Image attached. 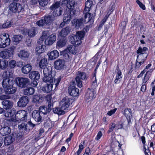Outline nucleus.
<instances>
[{
    "label": "nucleus",
    "instance_id": "1",
    "mask_svg": "<svg viewBox=\"0 0 155 155\" xmlns=\"http://www.w3.org/2000/svg\"><path fill=\"white\" fill-rule=\"evenodd\" d=\"M13 70L11 69H8L3 73L2 85L5 94H12L17 91L16 87L14 86L15 81L13 78Z\"/></svg>",
    "mask_w": 155,
    "mask_h": 155
},
{
    "label": "nucleus",
    "instance_id": "2",
    "mask_svg": "<svg viewBox=\"0 0 155 155\" xmlns=\"http://www.w3.org/2000/svg\"><path fill=\"white\" fill-rule=\"evenodd\" d=\"M54 72L51 66H48V68L44 69L43 71V76L42 80L45 83H54L55 87H57L59 84L61 78L60 76L58 78L55 79Z\"/></svg>",
    "mask_w": 155,
    "mask_h": 155
},
{
    "label": "nucleus",
    "instance_id": "3",
    "mask_svg": "<svg viewBox=\"0 0 155 155\" xmlns=\"http://www.w3.org/2000/svg\"><path fill=\"white\" fill-rule=\"evenodd\" d=\"M148 51V48L147 47H138L136 51L138 54L134 64L135 69H139L140 66L145 63L149 55V53L146 52Z\"/></svg>",
    "mask_w": 155,
    "mask_h": 155
},
{
    "label": "nucleus",
    "instance_id": "4",
    "mask_svg": "<svg viewBox=\"0 0 155 155\" xmlns=\"http://www.w3.org/2000/svg\"><path fill=\"white\" fill-rule=\"evenodd\" d=\"M85 32L84 31H79L75 35L70 37L69 41L71 44L75 45H79L82 43L81 40L84 38Z\"/></svg>",
    "mask_w": 155,
    "mask_h": 155
},
{
    "label": "nucleus",
    "instance_id": "5",
    "mask_svg": "<svg viewBox=\"0 0 155 155\" xmlns=\"http://www.w3.org/2000/svg\"><path fill=\"white\" fill-rule=\"evenodd\" d=\"M53 21L51 15H45L43 16L41 19L37 21L36 24L39 27L48 29L50 28Z\"/></svg>",
    "mask_w": 155,
    "mask_h": 155
},
{
    "label": "nucleus",
    "instance_id": "6",
    "mask_svg": "<svg viewBox=\"0 0 155 155\" xmlns=\"http://www.w3.org/2000/svg\"><path fill=\"white\" fill-rule=\"evenodd\" d=\"M16 48V46H12L8 49L0 52V57L3 59H8L12 58L14 55L15 51Z\"/></svg>",
    "mask_w": 155,
    "mask_h": 155
},
{
    "label": "nucleus",
    "instance_id": "7",
    "mask_svg": "<svg viewBox=\"0 0 155 155\" xmlns=\"http://www.w3.org/2000/svg\"><path fill=\"white\" fill-rule=\"evenodd\" d=\"M50 9L53 11L52 15L54 17L59 16L62 14L63 9L60 6L59 2H56L50 7Z\"/></svg>",
    "mask_w": 155,
    "mask_h": 155
},
{
    "label": "nucleus",
    "instance_id": "8",
    "mask_svg": "<svg viewBox=\"0 0 155 155\" xmlns=\"http://www.w3.org/2000/svg\"><path fill=\"white\" fill-rule=\"evenodd\" d=\"M14 81L17 86L21 88H25L30 84L29 79L27 78L18 77Z\"/></svg>",
    "mask_w": 155,
    "mask_h": 155
},
{
    "label": "nucleus",
    "instance_id": "9",
    "mask_svg": "<svg viewBox=\"0 0 155 155\" xmlns=\"http://www.w3.org/2000/svg\"><path fill=\"white\" fill-rule=\"evenodd\" d=\"M11 41L8 34L4 33L0 35V48H4L9 46Z\"/></svg>",
    "mask_w": 155,
    "mask_h": 155
},
{
    "label": "nucleus",
    "instance_id": "10",
    "mask_svg": "<svg viewBox=\"0 0 155 155\" xmlns=\"http://www.w3.org/2000/svg\"><path fill=\"white\" fill-rule=\"evenodd\" d=\"M28 112L27 110H21L16 112V114L15 115L16 120L18 119V122H27L28 119Z\"/></svg>",
    "mask_w": 155,
    "mask_h": 155
},
{
    "label": "nucleus",
    "instance_id": "11",
    "mask_svg": "<svg viewBox=\"0 0 155 155\" xmlns=\"http://www.w3.org/2000/svg\"><path fill=\"white\" fill-rule=\"evenodd\" d=\"M9 10L12 13H19L24 10V8L20 3L13 2L9 6Z\"/></svg>",
    "mask_w": 155,
    "mask_h": 155
},
{
    "label": "nucleus",
    "instance_id": "12",
    "mask_svg": "<svg viewBox=\"0 0 155 155\" xmlns=\"http://www.w3.org/2000/svg\"><path fill=\"white\" fill-rule=\"evenodd\" d=\"M30 78L33 81L31 83V86L36 87L38 84L37 81L40 78V75L39 72L37 71H32L29 74Z\"/></svg>",
    "mask_w": 155,
    "mask_h": 155
},
{
    "label": "nucleus",
    "instance_id": "13",
    "mask_svg": "<svg viewBox=\"0 0 155 155\" xmlns=\"http://www.w3.org/2000/svg\"><path fill=\"white\" fill-rule=\"evenodd\" d=\"M152 65L150 63L148 64L145 68L141 72L139 75L137 76V78H141L145 74L144 77H147V78H150L152 72L154 69L153 68L149 69Z\"/></svg>",
    "mask_w": 155,
    "mask_h": 155
},
{
    "label": "nucleus",
    "instance_id": "14",
    "mask_svg": "<svg viewBox=\"0 0 155 155\" xmlns=\"http://www.w3.org/2000/svg\"><path fill=\"white\" fill-rule=\"evenodd\" d=\"M152 65L150 63L148 64L145 68L141 72L139 75L137 76V78H141L145 74L144 77H147V78H150L152 72L154 69L153 68L149 69Z\"/></svg>",
    "mask_w": 155,
    "mask_h": 155
},
{
    "label": "nucleus",
    "instance_id": "15",
    "mask_svg": "<svg viewBox=\"0 0 155 155\" xmlns=\"http://www.w3.org/2000/svg\"><path fill=\"white\" fill-rule=\"evenodd\" d=\"M152 65L150 63L148 64L145 68L141 72L139 75L137 76V78H141L145 74L144 77H147V78H150L152 72L154 69L153 68L149 69Z\"/></svg>",
    "mask_w": 155,
    "mask_h": 155
},
{
    "label": "nucleus",
    "instance_id": "16",
    "mask_svg": "<svg viewBox=\"0 0 155 155\" xmlns=\"http://www.w3.org/2000/svg\"><path fill=\"white\" fill-rule=\"evenodd\" d=\"M74 101V99L72 97H69L66 96L61 101L60 105L61 106L62 109L65 110L72 104Z\"/></svg>",
    "mask_w": 155,
    "mask_h": 155
},
{
    "label": "nucleus",
    "instance_id": "17",
    "mask_svg": "<svg viewBox=\"0 0 155 155\" xmlns=\"http://www.w3.org/2000/svg\"><path fill=\"white\" fill-rule=\"evenodd\" d=\"M75 78L76 85L78 87L81 88L83 86V80L86 79V75L85 72L78 71Z\"/></svg>",
    "mask_w": 155,
    "mask_h": 155
},
{
    "label": "nucleus",
    "instance_id": "18",
    "mask_svg": "<svg viewBox=\"0 0 155 155\" xmlns=\"http://www.w3.org/2000/svg\"><path fill=\"white\" fill-rule=\"evenodd\" d=\"M75 11L74 9H71L70 10H66L64 14L63 20L68 23L70 21L72 16L75 14Z\"/></svg>",
    "mask_w": 155,
    "mask_h": 155
},
{
    "label": "nucleus",
    "instance_id": "19",
    "mask_svg": "<svg viewBox=\"0 0 155 155\" xmlns=\"http://www.w3.org/2000/svg\"><path fill=\"white\" fill-rule=\"evenodd\" d=\"M123 115L126 117L127 121V125L129 126L132 124L131 118H132V112L131 109L126 108L124 109L123 113Z\"/></svg>",
    "mask_w": 155,
    "mask_h": 155
},
{
    "label": "nucleus",
    "instance_id": "20",
    "mask_svg": "<svg viewBox=\"0 0 155 155\" xmlns=\"http://www.w3.org/2000/svg\"><path fill=\"white\" fill-rule=\"evenodd\" d=\"M54 67L57 70H63L66 67L65 61L62 59L57 60L54 62Z\"/></svg>",
    "mask_w": 155,
    "mask_h": 155
},
{
    "label": "nucleus",
    "instance_id": "21",
    "mask_svg": "<svg viewBox=\"0 0 155 155\" xmlns=\"http://www.w3.org/2000/svg\"><path fill=\"white\" fill-rule=\"evenodd\" d=\"M16 114V111L15 109H13L9 110L7 111L5 113V117H10L9 120L14 122H18V121L16 119V116L15 115Z\"/></svg>",
    "mask_w": 155,
    "mask_h": 155
},
{
    "label": "nucleus",
    "instance_id": "22",
    "mask_svg": "<svg viewBox=\"0 0 155 155\" xmlns=\"http://www.w3.org/2000/svg\"><path fill=\"white\" fill-rule=\"evenodd\" d=\"M29 102V99L27 96H23L21 97L17 102V106L19 107H25Z\"/></svg>",
    "mask_w": 155,
    "mask_h": 155
},
{
    "label": "nucleus",
    "instance_id": "23",
    "mask_svg": "<svg viewBox=\"0 0 155 155\" xmlns=\"http://www.w3.org/2000/svg\"><path fill=\"white\" fill-rule=\"evenodd\" d=\"M18 122L19 124L18 128L20 132L27 134L28 132V129L27 128V124L24 122Z\"/></svg>",
    "mask_w": 155,
    "mask_h": 155
},
{
    "label": "nucleus",
    "instance_id": "24",
    "mask_svg": "<svg viewBox=\"0 0 155 155\" xmlns=\"http://www.w3.org/2000/svg\"><path fill=\"white\" fill-rule=\"evenodd\" d=\"M68 92L72 97H78L79 95V89L74 86H71L69 87Z\"/></svg>",
    "mask_w": 155,
    "mask_h": 155
},
{
    "label": "nucleus",
    "instance_id": "25",
    "mask_svg": "<svg viewBox=\"0 0 155 155\" xmlns=\"http://www.w3.org/2000/svg\"><path fill=\"white\" fill-rule=\"evenodd\" d=\"M42 114L39 111L34 110L32 113L33 119L38 122H41L43 121Z\"/></svg>",
    "mask_w": 155,
    "mask_h": 155
},
{
    "label": "nucleus",
    "instance_id": "26",
    "mask_svg": "<svg viewBox=\"0 0 155 155\" xmlns=\"http://www.w3.org/2000/svg\"><path fill=\"white\" fill-rule=\"evenodd\" d=\"M83 22L84 19L82 18L80 19H74L72 21L73 25L77 29H79L83 25Z\"/></svg>",
    "mask_w": 155,
    "mask_h": 155
},
{
    "label": "nucleus",
    "instance_id": "27",
    "mask_svg": "<svg viewBox=\"0 0 155 155\" xmlns=\"http://www.w3.org/2000/svg\"><path fill=\"white\" fill-rule=\"evenodd\" d=\"M116 71V75L114 82L115 84H119L122 78V72L120 69L118 64L117 66Z\"/></svg>",
    "mask_w": 155,
    "mask_h": 155
},
{
    "label": "nucleus",
    "instance_id": "28",
    "mask_svg": "<svg viewBox=\"0 0 155 155\" xmlns=\"http://www.w3.org/2000/svg\"><path fill=\"white\" fill-rule=\"evenodd\" d=\"M54 84V83H46L42 87L41 89L42 91L46 93H50L52 90L53 86Z\"/></svg>",
    "mask_w": 155,
    "mask_h": 155
},
{
    "label": "nucleus",
    "instance_id": "29",
    "mask_svg": "<svg viewBox=\"0 0 155 155\" xmlns=\"http://www.w3.org/2000/svg\"><path fill=\"white\" fill-rule=\"evenodd\" d=\"M140 140L143 144V151L145 155H151V153L150 151L149 147L147 146V148L146 147V138L144 136H142L140 138Z\"/></svg>",
    "mask_w": 155,
    "mask_h": 155
},
{
    "label": "nucleus",
    "instance_id": "30",
    "mask_svg": "<svg viewBox=\"0 0 155 155\" xmlns=\"http://www.w3.org/2000/svg\"><path fill=\"white\" fill-rule=\"evenodd\" d=\"M61 5L63 6H65L66 8V10H70V8L74 9V5L69 0H61Z\"/></svg>",
    "mask_w": 155,
    "mask_h": 155
},
{
    "label": "nucleus",
    "instance_id": "31",
    "mask_svg": "<svg viewBox=\"0 0 155 155\" xmlns=\"http://www.w3.org/2000/svg\"><path fill=\"white\" fill-rule=\"evenodd\" d=\"M24 134H25L20 132L18 133L15 132L12 133V135L13 136L14 141L15 140L17 143L19 142L24 139L23 135Z\"/></svg>",
    "mask_w": 155,
    "mask_h": 155
},
{
    "label": "nucleus",
    "instance_id": "32",
    "mask_svg": "<svg viewBox=\"0 0 155 155\" xmlns=\"http://www.w3.org/2000/svg\"><path fill=\"white\" fill-rule=\"evenodd\" d=\"M7 98L2 100V102L3 108L6 110L11 109L13 105L12 102L7 99Z\"/></svg>",
    "mask_w": 155,
    "mask_h": 155
},
{
    "label": "nucleus",
    "instance_id": "33",
    "mask_svg": "<svg viewBox=\"0 0 155 155\" xmlns=\"http://www.w3.org/2000/svg\"><path fill=\"white\" fill-rule=\"evenodd\" d=\"M96 92H95V90L91 89L89 88L88 89V90L86 95V97L87 100H92L95 98V94Z\"/></svg>",
    "mask_w": 155,
    "mask_h": 155
},
{
    "label": "nucleus",
    "instance_id": "34",
    "mask_svg": "<svg viewBox=\"0 0 155 155\" xmlns=\"http://www.w3.org/2000/svg\"><path fill=\"white\" fill-rule=\"evenodd\" d=\"M147 77H143L142 79V86L141 87L140 90V92H142L143 93L146 92L147 89V81L149 80L150 78H147Z\"/></svg>",
    "mask_w": 155,
    "mask_h": 155
},
{
    "label": "nucleus",
    "instance_id": "35",
    "mask_svg": "<svg viewBox=\"0 0 155 155\" xmlns=\"http://www.w3.org/2000/svg\"><path fill=\"white\" fill-rule=\"evenodd\" d=\"M31 86L30 87L28 86L23 90V94L25 95L29 96L33 94L35 92V89L34 87Z\"/></svg>",
    "mask_w": 155,
    "mask_h": 155
},
{
    "label": "nucleus",
    "instance_id": "36",
    "mask_svg": "<svg viewBox=\"0 0 155 155\" xmlns=\"http://www.w3.org/2000/svg\"><path fill=\"white\" fill-rule=\"evenodd\" d=\"M71 30L70 27L66 26L61 29L59 32V35L62 37L65 38L70 33Z\"/></svg>",
    "mask_w": 155,
    "mask_h": 155
},
{
    "label": "nucleus",
    "instance_id": "37",
    "mask_svg": "<svg viewBox=\"0 0 155 155\" xmlns=\"http://www.w3.org/2000/svg\"><path fill=\"white\" fill-rule=\"evenodd\" d=\"M44 99L43 95L40 94L35 95L33 96L32 101L35 103H40L43 102Z\"/></svg>",
    "mask_w": 155,
    "mask_h": 155
},
{
    "label": "nucleus",
    "instance_id": "38",
    "mask_svg": "<svg viewBox=\"0 0 155 155\" xmlns=\"http://www.w3.org/2000/svg\"><path fill=\"white\" fill-rule=\"evenodd\" d=\"M59 54V52L57 50H54L48 54L49 58L50 60L56 59L58 57Z\"/></svg>",
    "mask_w": 155,
    "mask_h": 155
},
{
    "label": "nucleus",
    "instance_id": "39",
    "mask_svg": "<svg viewBox=\"0 0 155 155\" xmlns=\"http://www.w3.org/2000/svg\"><path fill=\"white\" fill-rule=\"evenodd\" d=\"M63 59L65 62H70L72 59V57L69 55L70 54L67 52V50H64L62 52Z\"/></svg>",
    "mask_w": 155,
    "mask_h": 155
},
{
    "label": "nucleus",
    "instance_id": "40",
    "mask_svg": "<svg viewBox=\"0 0 155 155\" xmlns=\"http://www.w3.org/2000/svg\"><path fill=\"white\" fill-rule=\"evenodd\" d=\"M73 45H69L67 47V48L64 50H67L69 54L71 53L73 54H75L77 53V50L76 48V46L78 45H75L72 44Z\"/></svg>",
    "mask_w": 155,
    "mask_h": 155
},
{
    "label": "nucleus",
    "instance_id": "41",
    "mask_svg": "<svg viewBox=\"0 0 155 155\" xmlns=\"http://www.w3.org/2000/svg\"><path fill=\"white\" fill-rule=\"evenodd\" d=\"M32 67L30 64H27L24 65L21 68L22 72L25 74H27L30 72L32 69Z\"/></svg>",
    "mask_w": 155,
    "mask_h": 155
},
{
    "label": "nucleus",
    "instance_id": "42",
    "mask_svg": "<svg viewBox=\"0 0 155 155\" xmlns=\"http://www.w3.org/2000/svg\"><path fill=\"white\" fill-rule=\"evenodd\" d=\"M14 141L13 136L12 135V134L11 136H7L5 137L4 141V143L5 146H8L11 144Z\"/></svg>",
    "mask_w": 155,
    "mask_h": 155
},
{
    "label": "nucleus",
    "instance_id": "43",
    "mask_svg": "<svg viewBox=\"0 0 155 155\" xmlns=\"http://www.w3.org/2000/svg\"><path fill=\"white\" fill-rule=\"evenodd\" d=\"M11 129L9 127H2L0 129V133L3 136H5L10 133Z\"/></svg>",
    "mask_w": 155,
    "mask_h": 155
},
{
    "label": "nucleus",
    "instance_id": "44",
    "mask_svg": "<svg viewBox=\"0 0 155 155\" xmlns=\"http://www.w3.org/2000/svg\"><path fill=\"white\" fill-rule=\"evenodd\" d=\"M18 55L19 57L24 59L28 58L29 56V54L25 50H22L20 51Z\"/></svg>",
    "mask_w": 155,
    "mask_h": 155
},
{
    "label": "nucleus",
    "instance_id": "45",
    "mask_svg": "<svg viewBox=\"0 0 155 155\" xmlns=\"http://www.w3.org/2000/svg\"><path fill=\"white\" fill-rule=\"evenodd\" d=\"M93 5V2L91 0H87L85 3L84 12H89Z\"/></svg>",
    "mask_w": 155,
    "mask_h": 155
},
{
    "label": "nucleus",
    "instance_id": "46",
    "mask_svg": "<svg viewBox=\"0 0 155 155\" xmlns=\"http://www.w3.org/2000/svg\"><path fill=\"white\" fill-rule=\"evenodd\" d=\"M67 42L66 38L62 37L57 41L56 44V46L59 48H62L64 46Z\"/></svg>",
    "mask_w": 155,
    "mask_h": 155
},
{
    "label": "nucleus",
    "instance_id": "47",
    "mask_svg": "<svg viewBox=\"0 0 155 155\" xmlns=\"http://www.w3.org/2000/svg\"><path fill=\"white\" fill-rule=\"evenodd\" d=\"M21 35H14L12 39L13 44L16 45L18 44L21 40Z\"/></svg>",
    "mask_w": 155,
    "mask_h": 155
},
{
    "label": "nucleus",
    "instance_id": "48",
    "mask_svg": "<svg viewBox=\"0 0 155 155\" xmlns=\"http://www.w3.org/2000/svg\"><path fill=\"white\" fill-rule=\"evenodd\" d=\"M48 64L47 59L46 58H44L41 59L39 63V67L41 69H43L47 67V65Z\"/></svg>",
    "mask_w": 155,
    "mask_h": 155
},
{
    "label": "nucleus",
    "instance_id": "49",
    "mask_svg": "<svg viewBox=\"0 0 155 155\" xmlns=\"http://www.w3.org/2000/svg\"><path fill=\"white\" fill-rule=\"evenodd\" d=\"M8 61L7 60L4 59H0V69L5 70L8 67Z\"/></svg>",
    "mask_w": 155,
    "mask_h": 155
},
{
    "label": "nucleus",
    "instance_id": "50",
    "mask_svg": "<svg viewBox=\"0 0 155 155\" xmlns=\"http://www.w3.org/2000/svg\"><path fill=\"white\" fill-rule=\"evenodd\" d=\"M64 110L62 109L61 106L60 107H57L53 109V111L54 113L60 115H63L65 114Z\"/></svg>",
    "mask_w": 155,
    "mask_h": 155
},
{
    "label": "nucleus",
    "instance_id": "51",
    "mask_svg": "<svg viewBox=\"0 0 155 155\" xmlns=\"http://www.w3.org/2000/svg\"><path fill=\"white\" fill-rule=\"evenodd\" d=\"M48 110L47 107H46L45 105H43L40 107L38 111H39L42 114L45 115L48 113L50 112H49V110Z\"/></svg>",
    "mask_w": 155,
    "mask_h": 155
},
{
    "label": "nucleus",
    "instance_id": "52",
    "mask_svg": "<svg viewBox=\"0 0 155 155\" xmlns=\"http://www.w3.org/2000/svg\"><path fill=\"white\" fill-rule=\"evenodd\" d=\"M88 12H84L85 13L84 17V21L86 23H88L91 21L92 17V14Z\"/></svg>",
    "mask_w": 155,
    "mask_h": 155
},
{
    "label": "nucleus",
    "instance_id": "53",
    "mask_svg": "<svg viewBox=\"0 0 155 155\" xmlns=\"http://www.w3.org/2000/svg\"><path fill=\"white\" fill-rule=\"evenodd\" d=\"M85 142L83 141L80 143L79 146V149L75 153L74 155H79L81 153L82 150L84 149V146L85 144Z\"/></svg>",
    "mask_w": 155,
    "mask_h": 155
},
{
    "label": "nucleus",
    "instance_id": "54",
    "mask_svg": "<svg viewBox=\"0 0 155 155\" xmlns=\"http://www.w3.org/2000/svg\"><path fill=\"white\" fill-rule=\"evenodd\" d=\"M85 142L83 141L80 143L79 146V149L75 153L74 155H79L81 153L82 150L84 149V146L85 144Z\"/></svg>",
    "mask_w": 155,
    "mask_h": 155
},
{
    "label": "nucleus",
    "instance_id": "55",
    "mask_svg": "<svg viewBox=\"0 0 155 155\" xmlns=\"http://www.w3.org/2000/svg\"><path fill=\"white\" fill-rule=\"evenodd\" d=\"M43 45H41V46L37 47L35 49L36 53L37 54H38V56L40 55L41 54L43 53L45 51V50L43 48Z\"/></svg>",
    "mask_w": 155,
    "mask_h": 155
},
{
    "label": "nucleus",
    "instance_id": "56",
    "mask_svg": "<svg viewBox=\"0 0 155 155\" xmlns=\"http://www.w3.org/2000/svg\"><path fill=\"white\" fill-rule=\"evenodd\" d=\"M36 30L35 28L29 30L28 32V35L30 37H33L36 34Z\"/></svg>",
    "mask_w": 155,
    "mask_h": 155
},
{
    "label": "nucleus",
    "instance_id": "57",
    "mask_svg": "<svg viewBox=\"0 0 155 155\" xmlns=\"http://www.w3.org/2000/svg\"><path fill=\"white\" fill-rule=\"evenodd\" d=\"M4 92V88L3 89L1 87H0V100H3L5 98H6L8 97V96L3 94Z\"/></svg>",
    "mask_w": 155,
    "mask_h": 155
},
{
    "label": "nucleus",
    "instance_id": "58",
    "mask_svg": "<svg viewBox=\"0 0 155 155\" xmlns=\"http://www.w3.org/2000/svg\"><path fill=\"white\" fill-rule=\"evenodd\" d=\"M26 124H27V128L28 129L29 132L36 125L35 124L33 123L31 120L28 121Z\"/></svg>",
    "mask_w": 155,
    "mask_h": 155
},
{
    "label": "nucleus",
    "instance_id": "59",
    "mask_svg": "<svg viewBox=\"0 0 155 155\" xmlns=\"http://www.w3.org/2000/svg\"><path fill=\"white\" fill-rule=\"evenodd\" d=\"M155 82V79L150 84V87L152 89V91L151 93V95L152 96H153L155 94V85L154 84V83Z\"/></svg>",
    "mask_w": 155,
    "mask_h": 155
},
{
    "label": "nucleus",
    "instance_id": "60",
    "mask_svg": "<svg viewBox=\"0 0 155 155\" xmlns=\"http://www.w3.org/2000/svg\"><path fill=\"white\" fill-rule=\"evenodd\" d=\"M16 66V62L14 60H12L9 61L8 67L10 69H13Z\"/></svg>",
    "mask_w": 155,
    "mask_h": 155
},
{
    "label": "nucleus",
    "instance_id": "61",
    "mask_svg": "<svg viewBox=\"0 0 155 155\" xmlns=\"http://www.w3.org/2000/svg\"><path fill=\"white\" fill-rule=\"evenodd\" d=\"M116 124L115 123L112 122L110 124L109 128L107 131V134H109L112 132L116 127Z\"/></svg>",
    "mask_w": 155,
    "mask_h": 155
},
{
    "label": "nucleus",
    "instance_id": "62",
    "mask_svg": "<svg viewBox=\"0 0 155 155\" xmlns=\"http://www.w3.org/2000/svg\"><path fill=\"white\" fill-rule=\"evenodd\" d=\"M97 84V78H95L92 81L91 85V89L95 90L98 86Z\"/></svg>",
    "mask_w": 155,
    "mask_h": 155
},
{
    "label": "nucleus",
    "instance_id": "63",
    "mask_svg": "<svg viewBox=\"0 0 155 155\" xmlns=\"http://www.w3.org/2000/svg\"><path fill=\"white\" fill-rule=\"evenodd\" d=\"M131 66L130 67L127 72V74L131 76L132 75V73L134 71L133 66L134 64L132 62H131Z\"/></svg>",
    "mask_w": 155,
    "mask_h": 155
},
{
    "label": "nucleus",
    "instance_id": "64",
    "mask_svg": "<svg viewBox=\"0 0 155 155\" xmlns=\"http://www.w3.org/2000/svg\"><path fill=\"white\" fill-rule=\"evenodd\" d=\"M54 42V41L51 40L48 37L46 38L45 41V43L47 45H51Z\"/></svg>",
    "mask_w": 155,
    "mask_h": 155
}]
</instances>
